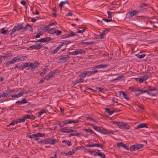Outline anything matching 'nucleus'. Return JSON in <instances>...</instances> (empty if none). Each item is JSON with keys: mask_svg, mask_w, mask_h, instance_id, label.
<instances>
[{"mask_svg": "<svg viewBox=\"0 0 158 158\" xmlns=\"http://www.w3.org/2000/svg\"><path fill=\"white\" fill-rule=\"evenodd\" d=\"M115 110H112L110 111V109L108 108H106L105 110V112L106 113V114L108 115H111L114 112H115Z\"/></svg>", "mask_w": 158, "mask_h": 158, "instance_id": "18", "label": "nucleus"}, {"mask_svg": "<svg viewBox=\"0 0 158 158\" xmlns=\"http://www.w3.org/2000/svg\"><path fill=\"white\" fill-rule=\"evenodd\" d=\"M23 117L25 119L27 118L31 120H34L35 119V117L31 113V114H25L23 116Z\"/></svg>", "mask_w": 158, "mask_h": 158, "instance_id": "12", "label": "nucleus"}, {"mask_svg": "<svg viewBox=\"0 0 158 158\" xmlns=\"http://www.w3.org/2000/svg\"><path fill=\"white\" fill-rule=\"evenodd\" d=\"M40 42L41 43L45 42V39L44 38L38 40V41H37L36 42Z\"/></svg>", "mask_w": 158, "mask_h": 158, "instance_id": "63", "label": "nucleus"}, {"mask_svg": "<svg viewBox=\"0 0 158 158\" xmlns=\"http://www.w3.org/2000/svg\"><path fill=\"white\" fill-rule=\"evenodd\" d=\"M151 76V73L150 72L147 73L145 74L142 77L145 81L148 79Z\"/></svg>", "mask_w": 158, "mask_h": 158, "instance_id": "20", "label": "nucleus"}, {"mask_svg": "<svg viewBox=\"0 0 158 158\" xmlns=\"http://www.w3.org/2000/svg\"><path fill=\"white\" fill-rule=\"evenodd\" d=\"M56 7H53L52 8V10L53 11V13H52L53 16L54 17H56Z\"/></svg>", "mask_w": 158, "mask_h": 158, "instance_id": "37", "label": "nucleus"}, {"mask_svg": "<svg viewBox=\"0 0 158 158\" xmlns=\"http://www.w3.org/2000/svg\"><path fill=\"white\" fill-rule=\"evenodd\" d=\"M73 131H70V132H72V133L70 134V135H69V137L73 136H78L80 135H83L82 133L77 132L76 130H73Z\"/></svg>", "mask_w": 158, "mask_h": 158, "instance_id": "8", "label": "nucleus"}, {"mask_svg": "<svg viewBox=\"0 0 158 158\" xmlns=\"http://www.w3.org/2000/svg\"><path fill=\"white\" fill-rule=\"evenodd\" d=\"M144 127L148 128L146 124L144 123H142L138 125L136 127H135V129H138Z\"/></svg>", "mask_w": 158, "mask_h": 158, "instance_id": "17", "label": "nucleus"}, {"mask_svg": "<svg viewBox=\"0 0 158 158\" xmlns=\"http://www.w3.org/2000/svg\"><path fill=\"white\" fill-rule=\"evenodd\" d=\"M84 130H85L86 132H89L90 134H92L93 131L90 129H84Z\"/></svg>", "mask_w": 158, "mask_h": 158, "instance_id": "58", "label": "nucleus"}, {"mask_svg": "<svg viewBox=\"0 0 158 158\" xmlns=\"http://www.w3.org/2000/svg\"><path fill=\"white\" fill-rule=\"evenodd\" d=\"M38 143H39H39H44V144H47V139H46V140L44 139V140H42L41 141H39L38 142Z\"/></svg>", "mask_w": 158, "mask_h": 158, "instance_id": "52", "label": "nucleus"}, {"mask_svg": "<svg viewBox=\"0 0 158 158\" xmlns=\"http://www.w3.org/2000/svg\"><path fill=\"white\" fill-rule=\"evenodd\" d=\"M100 133L103 134H113V131L109 130H107L101 127L99 132Z\"/></svg>", "mask_w": 158, "mask_h": 158, "instance_id": "5", "label": "nucleus"}, {"mask_svg": "<svg viewBox=\"0 0 158 158\" xmlns=\"http://www.w3.org/2000/svg\"><path fill=\"white\" fill-rule=\"evenodd\" d=\"M139 10H134L131 11V12L133 17L134 16L136 15L139 12Z\"/></svg>", "mask_w": 158, "mask_h": 158, "instance_id": "25", "label": "nucleus"}, {"mask_svg": "<svg viewBox=\"0 0 158 158\" xmlns=\"http://www.w3.org/2000/svg\"><path fill=\"white\" fill-rule=\"evenodd\" d=\"M69 54L70 55H76L77 54V50H76L74 51L71 52H69Z\"/></svg>", "mask_w": 158, "mask_h": 158, "instance_id": "49", "label": "nucleus"}, {"mask_svg": "<svg viewBox=\"0 0 158 158\" xmlns=\"http://www.w3.org/2000/svg\"><path fill=\"white\" fill-rule=\"evenodd\" d=\"M39 65L40 63L37 62H34L33 63H30V67L31 68V70H33V69H35Z\"/></svg>", "mask_w": 158, "mask_h": 158, "instance_id": "9", "label": "nucleus"}, {"mask_svg": "<svg viewBox=\"0 0 158 158\" xmlns=\"http://www.w3.org/2000/svg\"><path fill=\"white\" fill-rule=\"evenodd\" d=\"M1 32L2 34L4 35L7 34L8 30H5L4 28L1 29Z\"/></svg>", "mask_w": 158, "mask_h": 158, "instance_id": "41", "label": "nucleus"}, {"mask_svg": "<svg viewBox=\"0 0 158 158\" xmlns=\"http://www.w3.org/2000/svg\"><path fill=\"white\" fill-rule=\"evenodd\" d=\"M44 39L45 40V42H48L52 39L50 37H45Z\"/></svg>", "mask_w": 158, "mask_h": 158, "instance_id": "62", "label": "nucleus"}, {"mask_svg": "<svg viewBox=\"0 0 158 158\" xmlns=\"http://www.w3.org/2000/svg\"><path fill=\"white\" fill-rule=\"evenodd\" d=\"M48 70V67L46 66L43 69L42 72L40 73V75L41 76H43L46 73V71Z\"/></svg>", "mask_w": 158, "mask_h": 158, "instance_id": "23", "label": "nucleus"}, {"mask_svg": "<svg viewBox=\"0 0 158 158\" xmlns=\"http://www.w3.org/2000/svg\"><path fill=\"white\" fill-rule=\"evenodd\" d=\"M62 143H65L68 146H70L71 145V142L67 140H63L62 141Z\"/></svg>", "mask_w": 158, "mask_h": 158, "instance_id": "28", "label": "nucleus"}, {"mask_svg": "<svg viewBox=\"0 0 158 158\" xmlns=\"http://www.w3.org/2000/svg\"><path fill=\"white\" fill-rule=\"evenodd\" d=\"M77 52L78 54H83L85 53V51L83 50L82 49H77Z\"/></svg>", "mask_w": 158, "mask_h": 158, "instance_id": "30", "label": "nucleus"}, {"mask_svg": "<svg viewBox=\"0 0 158 158\" xmlns=\"http://www.w3.org/2000/svg\"><path fill=\"white\" fill-rule=\"evenodd\" d=\"M136 80H138L139 82L141 83H143L145 81L144 80V79L143 78V77L140 78H136Z\"/></svg>", "mask_w": 158, "mask_h": 158, "instance_id": "48", "label": "nucleus"}, {"mask_svg": "<svg viewBox=\"0 0 158 158\" xmlns=\"http://www.w3.org/2000/svg\"><path fill=\"white\" fill-rule=\"evenodd\" d=\"M98 156L103 158H105L106 156L104 153L100 152H99Z\"/></svg>", "mask_w": 158, "mask_h": 158, "instance_id": "47", "label": "nucleus"}, {"mask_svg": "<svg viewBox=\"0 0 158 158\" xmlns=\"http://www.w3.org/2000/svg\"><path fill=\"white\" fill-rule=\"evenodd\" d=\"M59 131H60L62 132L69 133L70 131H73L72 129L69 130L67 129L66 128H65L60 129L59 130Z\"/></svg>", "mask_w": 158, "mask_h": 158, "instance_id": "14", "label": "nucleus"}, {"mask_svg": "<svg viewBox=\"0 0 158 158\" xmlns=\"http://www.w3.org/2000/svg\"><path fill=\"white\" fill-rule=\"evenodd\" d=\"M135 56H137L138 58L142 59L143 58L146 56V55L144 54L140 55V54H137L135 55Z\"/></svg>", "mask_w": 158, "mask_h": 158, "instance_id": "36", "label": "nucleus"}, {"mask_svg": "<svg viewBox=\"0 0 158 158\" xmlns=\"http://www.w3.org/2000/svg\"><path fill=\"white\" fill-rule=\"evenodd\" d=\"M62 154H65L66 156H70L72 155V152L71 151H70L69 152H68V153H66L64 152H62L61 153Z\"/></svg>", "mask_w": 158, "mask_h": 158, "instance_id": "53", "label": "nucleus"}, {"mask_svg": "<svg viewBox=\"0 0 158 158\" xmlns=\"http://www.w3.org/2000/svg\"><path fill=\"white\" fill-rule=\"evenodd\" d=\"M14 63L13 60L12 59L11 60L9 61L7 63H6V66H8L10 64H14Z\"/></svg>", "mask_w": 158, "mask_h": 158, "instance_id": "44", "label": "nucleus"}, {"mask_svg": "<svg viewBox=\"0 0 158 158\" xmlns=\"http://www.w3.org/2000/svg\"><path fill=\"white\" fill-rule=\"evenodd\" d=\"M110 31L109 29H106L104 30L100 35H96L97 36H98V37H96L95 39H103L104 38L105 35H106L107 33Z\"/></svg>", "mask_w": 158, "mask_h": 158, "instance_id": "6", "label": "nucleus"}, {"mask_svg": "<svg viewBox=\"0 0 158 158\" xmlns=\"http://www.w3.org/2000/svg\"><path fill=\"white\" fill-rule=\"evenodd\" d=\"M48 33L51 34L55 33V32H56V29L55 28H54L51 29L49 30L48 29Z\"/></svg>", "mask_w": 158, "mask_h": 158, "instance_id": "27", "label": "nucleus"}, {"mask_svg": "<svg viewBox=\"0 0 158 158\" xmlns=\"http://www.w3.org/2000/svg\"><path fill=\"white\" fill-rule=\"evenodd\" d=\"M143 147V144H136L131 146L130 148V150L131 151H133L142 148Z\"/></svg>", "mask_w": 158, "mask_h": 158, "instance_id": "4", "label": "nucleus"}, {"mask_svg": "<svg viewBox=\"0 0 158 158\" xmlns=\"http://www.w3.org/2000/svg\"><path fill=\"white\" fill-rule=\"evenodd\" d=\"M85 27L83 29L81 30H79L76 32L77 33H82L85 32Z\"/></svg>", "mask_w": 158, "mask_h": 158, "instance_id": "61", "label": "nucleus"}, {"mask_svg": "<svg viewBox=\"0 0 158 158\" xmlns=\"http://www.w3.org/2000/svg\"><path fill=\"white\" fill-rule=\"evenodd\" d=\"M10 93V91L9 90H7L5 92L3 93L2 94L3 96V97H4L7 96V95H8Z\"/></svg>", "mask_w": 158, "mask_h": 158, "instance_id": "43", "label": "nucleus"}, {"mask_svg": "<svg viewBox=\"0 0 158 158\" xmlns=\"http://www.w3.org/2000/svg\"><path fill=\"white\" fill-rule=\"evenodd\" d=\"M85 146L87 147H97L100 148L102 150L103 149V146L102 144L99 143H94L90 144H87Z\"/></svg>", "mask_w": 158, "mask_h": 158, "instance_id": "7", "label": "nucleus"}, {"mask_svg": "<svg viewBox=\"0 0 158 158\" xmlns=\"http://www.w3.org/2000/svg\"><path fill=\"white\" fill-rule=\"evenodd\" d=\"M45 135L44 134H42L41 133H37V137H44Z\"/></svg>", "mask_w": 158, "mask_h": 158, "instance_id": "54", "label": "nucleus"}, {"mask_svg": "<svg viewBox=\"0 0 158 158\" xmlns=\"http://www.w3.org/2000/svg\"><path fill=\"white\" fill-rule=\"evenodd\" d=\"M58 141L55 139H47V144H54Z\"/></svg>", "mask_w": 158, "mask_h": 158, "instance_id": "11", "label": "nucleus"}, {"mask_svg": "<svg viewBox=\"0 0 158 158\" xmlns=\"http://www.w3.org/2000/svg\"><path fill=\"white\" fill-rule=\"evenodd\" d=\"M63 45H64L62 43L61 44H60L52 52V53L55 54L57 53L58 51L63 46Z\"/></svg>", "mask_w": 158, "mask_h": 158, "instance_id": "15", "label": "nucleus"}, {"mask_svg": "<svg viewBox=\"0 0 158 158\" xmlns=\"http://www.w3.org/2000/svg\"><path fill=\"white\" fill-rule=\"evenodd\" d=\"M157 90V89L156 87L152 88L151 86H149V90L150 91H155Z\"/></svg>", "mask_w": 158, "mask_h": 158, "instance_id": "59", "label": "nucleus"}, {"mask_svg": "<svg viewBox=\"0 0 158 158\" xmlns=\"http://www.w3.org/2000/svg\"><path fill=\"white\" fill-rule=\"evenodd\" d=\"M27 29H28L29 31H30L31 32L33 31V29L31 26L29 24H27Z\"/></svg>", "mask_w": 158, "mask_h": 158, "instance_id": "45", "label": "nucleus"}, {"mask_svg": "<svg viewBox=\"0 0 158 158\" xmlns=\"http://www.w3.org/2000/svg\"><path fill=\"white\" fill-rule=\"evenodd\" d=\"M67 124H68L67 120L60 121L58 122V125L60 126L61 127H63L64 125Z\"/></svg>", "mask_w": 158, "mask_h": 158, "instance_id": "16", "label": "nucleus"}, {"mask_svg": "<svg viewBox=\"0 0 158 158\" xmlns=\"http://www.w3.org/2000/svg\"><path fill=\"white\" fill-rule=\"evenodd\" d=\"M30 64L29 63H25L23 64L25 68L26 67H30Z\"/></svg>", "mask_w": 158, "mask_h": 158, "instance_id": "60", "label": "nucleus"}, {"mask_svg": "<svg viewBox=\"0 0 158 158\" xmlns=\"http://www.w3.org/2000/svg\"><path fill=\"white\" fill-rule=\"evenodd\" d=\"M86 76H89L92 75L91 71H85L84 72Z\"/></svg>", "mask_w": 158, "mask_h": 158, "instance_id": "39", "label": "nucleus"}, {"mask_svg": "<svg viewBox=\"0 0 158 158\" xmlns=\"http://www.w3.org/2000/svg\"><path fill=\"white\" fill-rule=\"evenodd\" d=\"M109 65V64H101L98 65H95L92 68L93 70L96 69L105 68Z\"/></svg>", "mask_w": 158, "mask_h": 158, "instance_id": "10", "label": "nucleus"}, {"mask_svg": "<svg viewBox=\"0 0 158 158\" xmlns=\"http://www.w3.org/2000/svg\"><path fill=\"white\" fill-rule=\"evenodd\" d=\"M148 4L145 3L144 2H142L140 5V7L141 8H143L145 9L148 6Z\"/></svg>", "mask_w": 158, "mask_h": 158, "instance_id": "29", "label": "nucleus"}, {"mask_svg": "<svg viewBox=\"0 0 158 158\" xmlns=\"http://www.w3.org/2000/svg\"><path fill=\"white\" fill-rule=\"evenodd\" d=\"M77 34H75L73 32H71L68 35V36L69 37H71L72 36H74L75 35H77Z\"/></svg>", "mask_w": 158, "mask_h": 158, "instance_id": "51", "label": "nucleus"}, {"mask_svg": "<svg viewBox=\"0 0 158 158\" xmlns=\"http://www.w3.org/2000/svg\"><path fill=\"white\" fill-rule=\"evenodd\" d=\"M26 137L30 138H33L35 137H37V133L33 134L32 135H27Z\"/></svg>", "mask_w": 158, "mask_h": 158, "instance_id": "42", "label": "nucleus"}, {"mask_svg": "<svg viewBox=\"0 0 158 158\" xmlns=\"http://www.w3.org/2000/svg\"><path fill=\"white\" fill-rule=\"evenodd\" d=\"M18 61H23L26 60L27 57L26 56H18Z\"/></svg>", "mask_w": 158, "mask_h": 158, "instance_id": "21", "label": "nucleus"}, {"mask_svg": "<svg viewBox=\"0 0 158 158\" xmlns=\"http://www.w3.org/2000/svg\"><path fill=\"white\" fill-rule=\"evenodd\" d=\"M155 23L156 22H154L152 21L151 20L146 19L145 23L146 25H148V27H145V28L151 29L155 27L156 26L154 24V23Z\"/></svg>", "mask_w": 158, "mask_h": 158, "instance_id": "2", "label": "nucleus"}, {"mask_svg": "<svg viewBox=\"0 0 158 158\" xmlns=\"http://www.w3.org/2000/svg\"><path fill=\"white\" fill-rule=\"evenodd\" d=\"M119 93L120 94H122L124 98L127 101L129 100L128 96L126 94L124 91H120Z\"/></svg>", "mask_w": 158, "mask_h": 158, "instance_id": "19", "label": "nucleus"}, {"mask_svg": "<svg viewBox=\"0 0 158 158\" xmlns=\"http://www.w3.org/2000/svg\"><path fill=\"white\" fill-rule=\"evenodd\" d=\"M84 81V80L81 78L80 77V79L79 80H76L74 83L72 87H73V86L75 85L77 83H79L80 82H82Z\"/></svg>", "mask_w": 158, "mask_h": 158, "instance_id": "22", "label": "nucleus"}, {"mask_svg": "<svg viewBox=\"0 0 158 158\" xmlns=\"http://www.w3.org/2000/svg\"><path fill=\"white\" fill-rule=\"evenodd\" d=\"M16 124H17V122L16 120H14L11 122V123L7 126L8 127H9L10 125L14 126Z\"/></svg>", "mask_w": 158, "mask_h": 158, "instance_id": "40", "label": "nucleus"}, {"mask_svg": "<svg viewBox=\"0 0 158 158\" xmlns=\"http://www.w3.org/2000/svg\"><path fill=\"white\" fill-rule=\"evenodd\" d=\"M40 29L43 31L44 32H46L47 31H48V29H47L46 28H45V27H40Z\"/></svg>", "mask_w": 158, "mask_h": 158, "instance_id": "46", "label": "nucleus"}, {"mask_svg": "<svg viewBox=\"0 0 158 158\" xmlns=\"http://www.w3.org/2000/svg\"><path fill=\"white\" fill-rule=\"evenodd\" d=\"M23 95V93L22 92H19L18 94H14L12 95L11 96L12 97L19 98Z\"/></svg>", "mask_w": 158, "mask_h": 158, "instance_id": "24", "label": "nucleus"}, {"mask_svg": "<svg viewBox=\"0 0 158 158\" xmlns=\"http://www.w3.org/2000/svg\"><path fill=\"white\" fill-rule=\"evenodd\" d=\"M79 122L78 120H74L73 119L69 120V121L68 120V124L72 123H77Z\"/></svg>", "mask_w": 158, "mask_h": 158, "instance_id": "33", "label": "nucleus"}, {"mask_svg": "<svg viewBox=\"0 0 158 158\" xmlns=\"http://www.w3.org/2000/svg\"><path fill=\"white\" fill-rule=\"evenodd\" d=\"M30 48L32 49H35L37 50V47H36V45H33L31 46H30L29 47Z\"/></svg>", "mask_w": 158, "mask_h": 158, "instance_id": "57", "label": "nucleus"}, {"mask_svg": "<svg viewBox=\"0 0 158 158\" xmlns=\"http://www.w3.org/2000/svg\"><path fill=\"white\" fill-rule=\"evenodd\" d=\"M113 124L118 126L120 128L122 129H129L130 128V127L127 123H124L120 122L113 121Z\"/></svg>", "mask_w": 158, "mask_h": 158, "instance_id": "1", "label": "nucleus"}, {"mask_svg": "<svg viewBox=\"0 0 158 158\" xmlns=\"http://www.w3.org/2000/svg\"><path fill=\"white\" fill-rule=\"evenodd\" d=\"M146 20V19L140 18L138 22H136L135 25L139 27L145 28L144 25L145 23Z\"/></svg>", "mask_w": 158, "mask_h": 158, "instance_id": "3", "label": "nucleus"}, {"mask_svg": "<svg viewBox=\"0 0 158 158\" xmlns=\"http://www.w3.org/2000/svg\"><path fill=\"white\" fill-rule=\"evenodd\" d=\"M23 28V24H21L20 25H18L16 26V31H19L20 30L22 29Z\"/></svg>", "mask_w": 158, "mask_h": 158, "instance_id": "38", "label": "nucleus"}, {"mask_svg": "<svg viewBox=\"0 0 158 158\" xmlns=\"http://www.w3.org/2000/svg\"><path fill=\"white\" fill-rule=\"evenodd\" d=\"M63 45H67L71 43V42L70 41H64L62 42Z\"/></svg>", "mask_w": 158, "mask_h": 158, "instance_id": "56", "label": "nucleus"}, {"mask_svg": "<svg viewBox=\"0 0 158 158\" xmlns=\"http://www.w3.org/2000/svg\"><path fill=\"white\" fill-rule=\"evenodd\" d=\"M69 58V57L67 56L66 57H61L59 59V60L62 62H66Z\"/></svg>", "mask_w": 158, "mask_h": 158, "instance_id": "13", "label": "nucleus"}, {"mask_svg": "<svg viewBox=\"0 0 158 158\" xmlns=\"http://www.w3.org/2000/svg\"><path fill=\"white\" fill-rule=\"evenodd\" d=\"M47 111L46 110H41L40 111H39L38 112V117H40L41 115H43L44 113H47Z\"/></svg>", "mask_w": 158, "mask_h": 158, "instance_id": "26", "label": "nucleus"}, {"mask_svg": "<svg viewBox=\"0 0 158 158\" xmlns=\"http://www.w3.org/2000/svg\"><path fill=\"white\" fill-rule=\"evenodd\" d=\"M16 120L18 123L24 122L25 121V119L23 116V118H19L16 119Z\"/></svg>", "mask_w": 158, "mask_h": 158, "instance_id": "35", "label": "nucleus"}, {"mask_svg": "<svg viewBox=\"0 0 158 158\" xmlns=\"http://www.w3.org/2000/svg\"><path fill=\"white\" fill-rule=\"evenodd\" d=\"M14 62V63L18 61V56L15 57L12 59Z\"/></svg>", "mask_w": 158, "mask_h": 158, "instance_id": "64", "label": "nucleus"}, {"mask_svg": "<svg viewBox=\"0 0 158 158\" xmlns=\"http://www.w3.org/2000/svg\"><path fill=\"white\" fill-rule=\"evenodd\" d=\"M126 17L127 18L131 19L133 17L130 11L128 12L126 15Z\"/></svg>", "mask_w": 158, "mask_h": 158, "instance_id": "31", "label": "nucleus"}, {"mask_svg": "<svg viewBox=\"0 0 158 158\" xmlns=\"http://www.w3.org/2000/svg\"><path fill=\"white\" fill-rule=\"evenodd\" d=\"M36 47L37 48V50H38L41 48L42 47V45L41 44H36Z\"/></svg>", "mask_w": 158, "mask_h": 158, "instance_id": "55", "label": "nucleus"}, {"mask_svg": "<svg viewBox=\"0 0 158 158\" xmlns=\"http://www.w3.org/2000/svg\"><path fill=\"white\" fill-rule=\"evenodd\" d=\"M62 31H60L59 30H56V32H55V33L57 35H59L61 34Z\"/></svg>", "mask_w": 158, "mask_h": 158, "instance_id": "50", "label": "nucleus"}, {"mask_svg": "<svg viewBox=\"0 0 158 158\" xmlns=\"http://www.w3.org/2000/svg\"><path fill=\"white\" fill-rule=\"evenodd\" d=\"M94 44V42H86L82 41V42H81V44H85L86 45H91L92 44Z\"/></svg>", "mask_w": 158, "mask_h": 158, "instance_id": "34", "label": "nucleus"}, {"mask_svg": "<svg viewBox=\"0 0 158 158\" xmlns=\"http://www.w3.org/2000/svg\"><path fill=\"white\" fill-rule=\"evenodd\" d=\"M89 125H90L96 131H97L98 132H99L101 127H96L95 126H94L93 125V124H89Z\"/></svg>", "mask_w": 158, "mask_h": 158, "instance_id": "32", "label": "nucleus"}]
</instances>
